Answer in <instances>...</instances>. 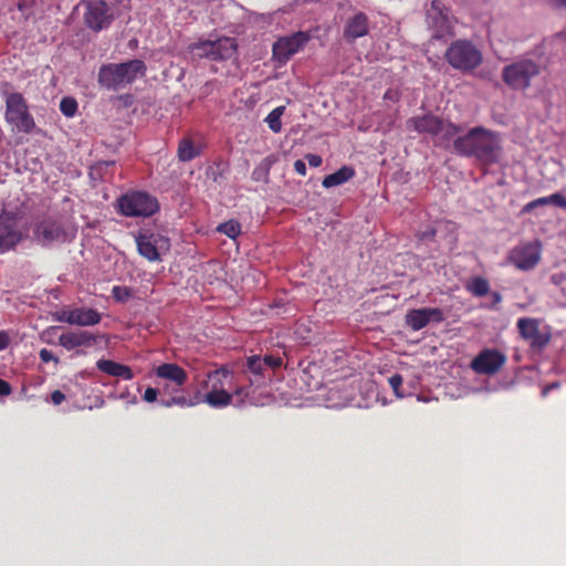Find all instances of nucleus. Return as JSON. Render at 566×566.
I'll return each instance as SVG.
<instances>
[{"instance_id": "nucleus-53", "label": "nucleus", "mask_w": 566, "mask_h": 566, "mask_svg": "<svg viewBox=\"0 0 566 566\" xmlns=\"http://www.w3.org/2000/svg\"><path fill=\"white\" fill-rule=\"evenodd\" d=\"M18 7H19V10H20V11H23V10L27 8V4H25V3L20 2Z\"/></svg>"}, {"instance_id": "nucleus-54", "label": "nucleus", "mask_w": 566, "mask_h": 566, "mask_svg": "<svg viewBox=\"0 0 566 566\" xmlns=\"http://www.w3.org/2000/svg\"><path fill=\"white\" fill-rule=\"evenodd\" d=\"M235 394H237V395H241V389H237V390H235Z\"/></svg>"}, {"instance_id": "nucleus-23", "label": "nucleus", "mask_w": 566, "mask_h": 566, "mask_svg": "<svg viewBox=\"0 0 566 566\" xmlns=\"http://www.w3.org/2000/svg\"><path fill=\"white\" fill-rule=\"evenodd\" d=\"M96 367L108 376L122 378L124 380H130L134 378V373L129 366L111 359H98L96 361Z\"/></svg>"}, {"instance_id": "nucleus-34", "label": "nucleus", "mask_w": 566, "mask_h": 566, "mask_svg": "<svg viewBox=\"0 0 566 566\" xmlns=\"http://www.w3.org/2000/svg\"><path fill=\"white\" fill-rule=\"evenodd\" d=\"M78 105L75 98L66 96L60 102V111L66 117H73L77 112Z\"/></svg>"}, {"instance_id": "nucleus-6", "label": "nucleus", "mask_w": 566, "mask_h": 566, "mask_svg": "<svg viewBox=\"0 0 566 566\" xmlns=\"http://www.w3.org/2000/svg\"><path fill=\"white\" fill-rule=\"evenodd\" d=\"M135 242L138 254L150 263L161 262V255L170 249V241L167 237L149 230L139 231L135 237Z\"/></svg>"}, {"instance_id": "nucleus-2", "label": "nucleus", "mask_w": 566, "mask_h": 566, "mask_svg": "<svg viewBox=\"0 0 566 566\" xmlns=\"http://www.w3.org/2000/svg\"><path fill=\"white\" fill-rule=\"evenodd\" d=\"M229 376V370L224 367L217 368L207 374V379L202 381V388H209L207 394L196 389L191 397H178L170 401V405H177L180 408L196 407L202 402L212 408H224L232 402V395L224 390V380Z\"/></svg>"}, {"instance_id": "nucleus-47", "label": "nucleus", "mask_w": 566, "mask_h": 566, "mask_svg": "<svg viewBox=\"0 0 566 566\" xmlns=\"http://www.w3.org/2000/svg\"><path fill=\"white\" fill-rule=\"evenodd\" d=\"M419 240L421 241H426V240H432L436 235V230L434 229H429V230H426L421 233H418L417 234Z\"/></svg>"}, {"instance_id": "nucleus-45", "label": "nucleus", "mask_w": 566, "mask_h": 566, "mask_svg": "<svg viewBox=\"0 0 566 566\" xmlns=\"http://www.w3.org/2000/svg\"><path fill=\"white\" fill-rule=\"evenodd\" d=\"M12 392L11 385L0 378V396H9Z\"/></svg>"}, {"instance_id": "nucleus-32", "label": "nucleus", "mask_w": 566, "mask_h": 566, "mask_svg": "<svg viewBox=\"0 0 566 566\" xmlns=\"http://www.w3.org/2000/svg\"><path fill=\"white\" fill-rule=\"evenodd\" d=\"M284 106H279L274 108L265 118L269 128L273 133H280L282 130L281 117L284 113Z\"/></svg>"}, {"instance_id": "nucleus-11", "label": "nucleus", "mask_w": 566, "mask_h": 566, "mask_svg": "<svg viewBox=\"0 0 566 566\" xmlns=\"http://www.w3.org/2000/svg\"><path fill=\"white\" fill-rule=\"evenodd\" d=\"M34 239L42 245L64 243L74 238V232L64 228L63 223L52 218H45L35 224Z\"/></svg>"}, {"instance_id": "nucleus-43", "label": "nucleus", "mask_w": 566, "mask_h": 566, "mask_svg": "<svg viewBox=\"0 0 566 566\" xmlns=\"http://www.w3.org/2000/svg\"><path fill=\"white\" fill-rule=\"evenodd\" d=\"M311 167H319L323 163L322 157L314 154H308L305 157Z\"/></svg>"}, {"instance_id": "nucleus-26", "label": "nucleus", "mask_w": 566, "mask_h": 566, "mask_svg": "<svg viewBox=\"0 0 566 566\" xmlns=\"http://www.w3.org/2000/svg\"><path fill=\"white\" fill-rule=\"evenodd\" d=\"M201 150L190 138H182L179 140L177 156L180 161H191L196 157L200 156Z\"/></svg>"}, {"instance_id": "nucleus-10", "label": "nucleus", "mask_w": 566, "mask_h": 566, "mask_svg": "<svg viewBox=\"0 0 566 566\" xmlns=\"http://www.w3.org/2000/svg\"><path fill=\"white\" fill-rule=\"evenodd\" d=\"M312 39L307 31H298L290 35L279 38L272 45L273 60L279 66L287 62L295 53L301 51Z\"/></svg>"}, {"instance_id": "nucleus-38", "label": "nucleus", "mask_w": 566, "mask_h": 566, "mask_svg": "<svg viewBox=\"0 0 566 566\" xmlns=\"http://www.w3.org/2000/svg\"><path fill=\"white\" fill-rule=\"evenodd\" d=\"M503 71L509 72V71H536V70H535V65L532 62L525 61L521 64L506 65L503 69Z\"/></svg>"}, {"instance_id": "nucleus-20", "label": "nucleus", "mask_w": 566, "mask_h": 566, "mask_svg": "<svg viewBox=\"0 0 566 566\" xmlns=\"http://www.w3.org/2000/svg\"><path fill=\"white\" fill-rule=\"evenodd\" d=\"M439 116L432 114H426L422 116L410 117L406 122L407 130H413L418 134H429L431 136H438V128L441 125Z\"/></svg>"}, {"instance_id": "nucleus-3", "label": "nucleus", "mask_w": 566, "mask_h": 566, "mask_svg": "<svg viewBox=\"0 0 566 566\" xmlns=\"http://www.w3.org/2000/svg\"><path fill=\"white\" fill-rule=\"evenodd\" d=\"M0 93L6 102L4 119L7 124L11 126L12 130L30 134L35 127V122L23 95L9 92L8 83L0 87Z\"/></svg>"}, {"instance_id": "nucleus-25", "label": "nucleus", "mask_w": 566, "mask_h": 566, "mask_svg": "<svg viewBox=\"0 0 566 566\" xmlns=\"http://www.w3.org/2000/svg\"><path fill=\"white\" fill-rule=\"evenodd\" d=\"M354 176H355L354 168H352L349 166H343L335 172L327 175L323 179L322 186L324 188H333L336 186H340V185L345 184L346 181H348L349 179H352Z\"/></svg>"}, {"instance_id": "nucleus-49", "label": "nucleus", "mask_w": 566, "mask_h": 566, "mask_svg": "<svg viewBox=\"0 0 566 566\" xmlns=\"http://www.w3.org/2000/svg\"><path fill=\"white\" fill-rule=\"evenodd\" d=\"M491 295L493 304H500L502 302V295L499 292H493Z\"/></svg>"}, {"instance_id": "nucleus-19", "label": "nucleus", "mask_w": 566, "mask_h": 566, "mask_svg": "<svg viewBox=\"0 0 566 566\" xmlns=\"http://www.w3.org/2000/svg\"><path fill=\"white\" fill-rule=\"evenodd\" d=\"M135 77L136 73H97V84L92 83V87L120 91L132 84Z\"/></svg>"}, {"instance_id": "nucleus-27", "label": "nucleus", "mask_w": 566, "mask_h": 566, "mask_svg": "<svg viewBox=\"0 0 566 566\" xmlns=\"http://www.w3.org/2000/svg\"><path fill=\"white\" fill-rule=\"evenodd\" d=\"M461 132V127L453 124V123H450V122H444L443 119H441V125H439V128H438V139H439V145L441 146H449V144L454 139H457V135Z\"/></svg>"}, {"instance_id": "nucleus-35", "label": "nucleus", "mask_w": 566, "mask_h": 566, "mask_svg": "<svg viewBox=\"0 0 566 566\" xmlns=\"http://www.w3.org/2000/svg\"><path fill=\"white\" fill-rule=\"evenodd\" d=\"M133 293L132 290L127 286H113L112 289V296L116 302H126L132 297Z\"/></svg>"}, {"instance_id": "nucleus-1", "label": "nucleus", "mask_w": 566, "mask_h": 566, "mask_svg": "<svg viewBox=\"0 0 566 566\" xmlns=\"http://www.w3.org/2000/svg\"><path fill=\"white\" fill-rule=\"evenodd\" d=\"M454 153L463 157H473L483 165L497 161L501 146L497 135L482 126L471 128L465 135L453 142Z\"/></svg>"}, {"instance_id": "nucleus-8", "label": "nucleus", "mask_w": 566, "mask_h": 566, "mask_svg": "<svg viewBox=\"0 0 566 566\" xmlns=\"http://www.w3.org/2000/svg\"><path fill=\"white\" fill-rule=\"evenodd\" d=\"M427 23L433 31L432 39L440 40L447 35H454V19L440 0L431 1L430 8L427 10Z\"/></svg>"}, {"instance_id": "nucleus-21", "label": "nucleus", "mask_w": 566, "mask_h": 566, "mask_svg": "<svg viewBox=\"0 0 566 566\" xmlns=\"http://www.w3.org/2000/svg\"><path fill=\"white\" fill-rule=\"evenodd\" d=\"M157 378L165 380V384H174L175 387L185 386L188 380L186 370L176 363H164L155 368Z\"/></svg>"}, {"instance_id": "nucleus-31", "label": "nucleus", "mask_w": 566, "mask_h": 566, "mask_svg": "<svg viewBox=\"0 0 566 566\" xmlns=\"http://www.w3.org/2000/svg\"><path fill=\"white\" fill-rule=\"evenodd\" d=\"M465 289L473 296L482 297L489 294L490 283L482 276H474L467 283Z\"/></svg>"}, {"instance_id": "nucleus-39", "label": "nucleus", "mask_w": 566, "mask_h": 566, "mask_svg": "<svg viewBox=\"0 0 566 566\" xmlns=\"http://www.w3.org/2000/svg\"><path fill=\"white\" fill-rule=\"evenodd\" d=\"M263 361H264V366H268V367L273 368V369L282 366V358L275 357V356H272V355H266L263 358Z\"/></svg>"}, {"instance_id": "nucleus-14", "label": "nucleus", "mask_w": 566, "mask_h": 566, "mask_svg": "<svg viewBox=\"0 0 566 566\" xmlns=\"http://www.w3.org/2000/svg\"><path fill=\"white\" fill-rule=\"evenodd\" d=\"M507 260L516 269L528 271L539 263L541 250L533 243L520 244L510 251Z\"/></svg>"}, {"instance_id": "nucleus-4", "label": "nucleus", "mask_w": 566, "mask_h": 566, "mask_svg": "<svg viewBox=\"0 0 566 566\" xmlns=\"http://www.w3.org/2000/svg\"><path fill=\"white\" fill-rule=\"evenodd\" d=\"M444 56L448 63L459 71H473L483 60L480 49L465 39L452 42L447 49Z\"/></svg>"}, {"instance_id": "nucleus-29", "label": "nucleus", "mask_w": 566, "mask_h": 566, "mask_svg": "<svg viewBox=\"0 0 566 566\" xmlns=\"http://www.w3.org/2000/svg\"><path fill=\"white\" fill-rule=\"evenodd\" d=\"M161 394L167 396V399L161 400V406L166 408L174 407L175 405H170V401L172 399H176L178 397H191L192 394L187 392L184 389V386L175 387L174 384H164L161 389Z\"/></svg>"}, {"instance_id": "nucleus-7", "label": "nucleus", "mask_w": 566, "mask_h": 566, "mask_svg": "<svg viewBox=\"0 0 566 566\" xmlns=\"http://www.w3.org/2000/svg\"><path fill=\"white\" fill-rule=\"evenodd\" d=\"M83 21L94 32L107 29L114 21L113 9L105 0H81Z\"/></svg>"}, {"instance_id": "nucleus-16", "label": "nucleus", "mask_w": 566, "mask_h": 566, "mask_svg": "<svg viewBox=\"0 0 566 566\" xmlns=\"http://www.w3.org/2000/svg\"><path fill=\"white\" fill-rule=\"evenodd\" d=\"M59 321L70 325L94 326L102 321V315L94 308L75 307L63 311Z\"/></svg>"}, {"instance_id": "nucleus-9", "label": "nucleus", "mask_w": 566, "mask_h": 566, "mask_svg": "<svg viewBox=\"0 0 566 566\" xmlns=\"http://www.w3.org/2000/svg\"><path fill=\"white\" fill-rule=\"evenodd\" d=\"M23 213L19 211L3 210L0 213V250L1 252L13 249L21 242L23 234L21 221Z\"/></svg>"}, {"instance_id": "nucleus-48", "label": "nucleus", "mask_w": 566, "mask_h": 566, "mask_svg": "<svg viewBox=\"0 0 566 566\" xmlns=\"http://www.w3.org/2000/svg\"><path fill=\"white\" fill-rule=\"evenodd\" d=\"M549 2L555 9L566 8V0H549Z\"/></svg>"}, {"instance_id": "nucleus-30", "label": "nucleus", "mask_w": 566, "mask_h": 566, "mask_svg": "<svg viewBox=\"0 0 566 566\" xmlns=\"http://www.w3.org/2000/svg\"><path fill=\"white\" fill-rule=\"evenodd\" d=\"M99 71H146V65L142 60H129L122 63L102 65Z\"/></svg>"}, {"instance_id": "nucleus-44", "label": "nucleus", "mask_w": 566, "mask_h": 566, "mask_svg": "<svg viewBox=\"0 0 566 566\" xmlns=\"http://www.w3.org/2000/svg\"><path fill=\"white\" fill-rule=\"evenodd\" d=\"M65 398V395L61 390H54L51 394V401L56 406L61 405Z\"/></svg>"}, {"instance_id": "nucleus-36", "label": "nucleus", "mask_w": 566, "mask_h": 566, "mask_svg": "<svg viewBox=\"0 0 566 566\" xmlns=\"http://www.w3.org/2000/svg\"><path fill=\"white\" fill-rule=\"evenodd\" d=\"M248 368L255 375H262L264 370V361L260 356H251L247 361Z\"/></svg>"}, {"instance_id": "nucleus-12", "label": "nucleus", "mask_w": 566, "mask_h": 566, "mask_svg": "<svg viewBox=\"0 0 566 566\" xmlns=\"http://www.w3.org/2000/svg\"><path fill=\"white\" fill-rule=\"evenodd\" d=\"M516 327L521 338L527 342L532 349L542 350L552 339L548 331H541L539 322L536 318L521 317L517 319Z\"/></svg>"}, {"instance_id": "nucleus-50", "label": "nucleus", "mask_w": 566, "mask_h": 566, "mask_svg": "<svg viewBox=\"0 0 566 566\" xmlns=\"http://www.w3.org/2000/svg\"><path fill=\"white\" fill-rule=\"evenodd\" d=\"M83 75V77L78 78L77 82H83V81H86V76L91 77L92 81H94V72H91V73H81Z\"/></svg>"}, {"instance_id": "nucleus-33", "label": "nucleus", "mask_w": 566, "mask_h": 566, "mask_svg": "<svg viewBox=\"0 0 566 566\" xmlns=\"http://www.w3.org/2000/svg\"><path fill=\"white\" fill-rule=\"evenodd\" d=\"M217 231L226 234L230 239H235L241 233V224L237 220H229L220 223Z\"/></svg>"}, {"instance_id": "nucleus-37", "label": "nucleus", "mask_w": 566, "mask_h": 566, "mask_svg": "<svg viewBox=\"0 0 566 566\" xmlns=\"http://www.w3.org/2000/svg\"><path fill=\"white\" fill-rule=\"evenodd\" d=\"M388 382L397 397H399V398L405 397V395L402 392H400V388L403 382V378L401 375L394 374L392 376L389 377Z\"/></svg>"}, {"instance_id": "nucleus-28", "label": "nucleus", "mask_w": 566, "mask_h": 566, "mask_svg": "<svg viewBox=\"0 0 566 566\" xmlns=\"http://www.w3.org/2000/svg\"><path fill=\"white\" fill-rule=\"evenodd\" d=\"M535 73H503L506 85L513 90H525L530 86L531 75Z\"/></svg>"}, {"instance_id": "nucleus-17", "label": "nucleus", "mask_w": 566, "mask_h": 566, "mask_svg": "<svg viewBox=\"0 0 566 566\" xmlns=\"http://www.w3.org/2000/svg\"><path fill=\"white\" fill-rule=\"evenodd\" d=\"M369 32V19L366 13L357 12L349 17L343 29V39L346 43H354L357 39Z\"/></svg>"}, {"instance_id": "nucleus-13", "label": "nucleus", "mask_w": 566, "mask_h": 566, "mask_svg": "<svg viewBox=\"0 0 566 566\" xmlns=\"http://www.w3.org/2000/svg\"><path fill=\"white\" fill-rule=\"evenodd\" d=\"M506 360V356L497 349H483L472 359L470 367L480 375H494Z\"/></svg>"}, {"instance_id": "nucleus-22", "label": "nucleus", "mask_w": 566, "mask_h": 566, "mask_svg": "<svg viewBox=\"0 0 566 566\" xmlns=\"http://www.w3.org/2000/svg\"><path fill=\"white\" fill-rule=\"evenodd\" d=\"M59 343L67 350L85 346L90 347L96 343V336L87 331L66 332L59 337Z\"/></svg>"}, {"instance_id": "nucleus-24", "label": "nucleus", "mask_w": 566, "mask_h": 566, "mask_svg": "<svg viewBox=\"0 0 566 566\" xmlns=\"http://www.w3.org/2000/svg\"><path fill=\"white\" fill-rule=\"evenodd\" d=\"M546 205H554L556 207L566 209V198L563 195L558 193V192L553 193V195H551L548 197L537 198V199L526 203L522 208V213H530L535 208L542 207V206H546Z\"/></svg>"}, {"instance_id": "nucleus-42", "label": "nucleus", "mask_w": 566, "mask_h": 566, "mask_svg": "<svg viewBox=\"0 0 566 566\" xmlns=\"http://www.w3.org/2000/svg\"><path fill=\"white\" fill-rule=\"evenodd\" d=\"M10 343V334L7 331H0V352L7 349Z\"/></svg>"}, {"instance_id": "nucleus-5", "label": "nucleus", "mask_w": 566, "mask_h": 566, "mask_svg": "<svg viewBox=\"0 0 566 566\" xmlns=\"http://www.w3.org/2000/svg\"><path fill=\"white\" fill-rule=\"evenodd\" d=\"M118 212L125 217H150L159 210L156 197L146 191H130L117 200Z\"/></svg>"}, {"instance_id": "nucleus-51", "label": "nucleus", "mask_w": 566, "mask_h": 566, "mask_svg": "<svg viewBox=\"0 0 566 566\" xmlns=\"http://www.w3.org/2000/svg\"><path fill=\"white\" fill-rule=\"evenodd\" d=\"M113 164H114L113 161H104V163H101V164H98V165L94 168V170H99V169H102V167H103V166L108 167V166H111V165H113Z\"/></svg>"}, {"instance_id": "nucleus-46", "label": "nucleus", "mask_w": 566, "mask_h": 566, "mask_svg": "<svg viewBox=\"0 0 566 566\" xmlns=\"http://www.w3.org/2000/svg\"><path fill=\"white\" fill-rule=\"evenodd\" d=\"M294 170L300 175V176H305L306 175V165L303 160L301 159H297L295 163H294Z\"/></svg>"}, {"instance_id": "nucleus-52", "label": "nucleus", "mask_w": 566, "mask_h": 566, "mask_svg": "<svg viewBox=\"0 0 566 566\" xmlns=\"http://www.w3.org/2000/svg\"><path fill=\"white\" fill-rule=\"evenodd\" d=\"M392 97V92L389 90L385 93V98H391Z\"/></svg>"}, {"instance_id": "nucleus-18", "label": "nucleus", "mask_w": 566, "mask_h": 566, "mask_svg": "<svg viewBox=\"0 0 566 566\" xmlns=\"http://www.w3.org/2000/svg\"><path fill=\"white\" fill-rule=\"evenodd\" d=\"M202 51L212 60H227L234 55L237 43L233 38H221L213 42H203Z\"/></svg>"}, {"instance_id": "nucleus-15", "label": "nucleus", "mask_w": 566, "mask_h": 566, "mask_svg": "<svg viewBox=\"0 0 566 566\" xmlns=\"http://www.w3.org/2000/svg\"><path fill=\"white\" fill-rule=\"evenodd\" d=\"M443 319L444 314L438 307L413 308L406 314V324L412 331H420L430 322L441 323Z\"/></svg>"}, {"instance_id": "nucleus-40", "label": "nucleus", "mask_w": 566, "mask_h": 566, "mask_svg": "<svg viewBox=\"0 0 566 566\" xmlns=\"http://www.w3.org/2000/svg\"><path fill=\"white\" fill-rule=\"evenodd\" d=\"M40 359L43 361V363H50V361H55V363H59V358L49 349L46 348H42L40 350Z\"/></svg>"}, {"instance_id": "nucleus-41", "label": "nucleus", "mask_w": 566, "mask_h": 566, "mask_svg": "<svg viewBox=\"0 0 566 566\" xmlns=\"http://www.w3.org/2000/svg\"><path fill=\"white\" fill-rule=\"evenodd\" d=\"M158 394H159V389L153 388V387H148L145 390L143 398L147 402H154V401L157 400Z\"/></svg>"}]
</instances>
